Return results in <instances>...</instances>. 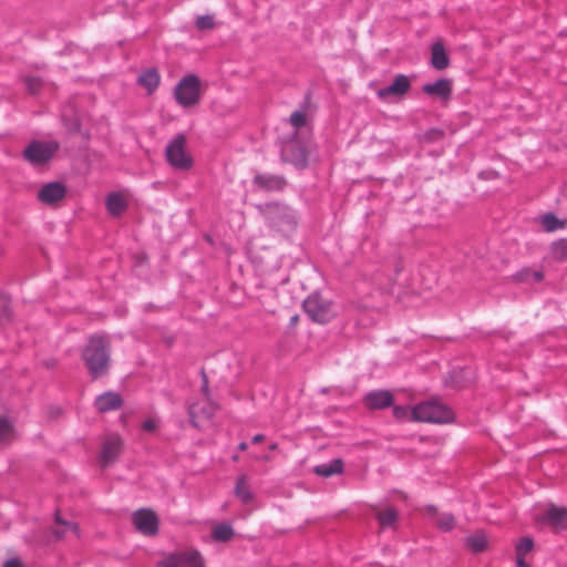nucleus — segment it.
<instances>
[{
    "instance_id": "obj_1",
    "label": "nucleus",
    "mask_w": 567,
    "mask_h": 567,
    "mask_svg": "<svg viewBox=\"0 0 567 567\" xmlns=\"http://www.w3.org/2000/svg\"><path fill=\"white\" fill-rule=\"evenodd\" d=\"M81 358L92 380L105 377L111 368V341L109 337L92 334L82 349Z\"/></svg>"
},
{
    "instance_id": "obj_2",
    "label": "nucleus",
    "mask_w": 567,
    "mask_h": 567,
    "mask_svg": "<svg viewBox=\"0 0 567 567\" xmlns=\"http://www.w3.org/2000/svg\"><path fill=\"white\" fill-rule=\"evenodd\" d=\"M256 208L265 218L267 225L284 236L290 235L298 227L296 212L285 203L267 202L256 205Z\"/></svg>"
},
{
    "instance_id": "obj_3",
    "label": "nucleus",
    "mask_w": 567,
    "mask_h": 567,
    "mask_svg": "<svg viewBox=\"0 0 567 567\" xmlns=\"http://www.w3.org/2000/svg\"><path fill=\"white\" fill-rule=\"evenodd\" d=\"M454 419L453 410L437 400L421 402L411 409L412 421L442 424L450 423Z\"/></svg>"
},
{
    "instance_id": "obj_4",
    "label": "nucleus",
    "mask_w": 567,
    "mask_h": 567,
    "mask_svg": "<svg viewBox=\"0 0 567 567\" xmlns=\"http://www.w3.org/2000/svg\"><path fill=\"white\" fill-rule=\"evenodd\" d=\"M308 157L307 144L297 132L281 141L280 158L284 163L291 164L301 171L308 167Z\"/></svg>"
},
{
    "instance_id": "obj_5",
    "label": "nucleus",
    "mask_w": 567,
    "mask_h": 567,
    "mask_svg": "<svg viewBox=\"0 0 567 567\" xmlns=\"http://www.w3.org/2000/svg\"><path fill=\"white\" fill-rule=\"evenodd\" d=\"M60 143L58 141L32 140L22 151V158L33 167H41L49 164L58 151Z\"/></svg>"
},
{
    "instance_id": "obj_6",
    "label": "nucleus",
    "mask_w": 567,
    "mask_h": 567,
    "mask_svg": "<svg viewBox=\"0 0 567 567\" xmlns=\"http://www.w3.org/2000/svg\"><path fill=\"white\" fill-rule=\"evenodd\" d=\"M302 310L316 323L324 324L336 317L333 305L319 292L310 293L302 301Z\"/></svg>"
},
{
    "instance_id": "obj_7",
    "label": "nucleus",
    "mask_w": 567,
    "mask_h": 567,
    "mask_svg": "<svg viewBox=\"0 0 567 567\" xmlns=\"http://www.w3.org/2000/svg\"><path fill=\"white\" fill-rule=\"evenodd\" d=\"M186 137L179 133L169 142L165 150L168 164L177 171H189L194 165L193 157L186 152Z\"/></svg>"
},
{
    "instance_id": "obj_8",
    "label": "nucleus",
    "mask_w": 567,
    "mask_h": 567,
    "mask_svg": "<svg viewBox=\"0 0 567 567\" xmlns=\"http://www.w3.org/2000/svg\"><path fill=\"white\" fill-rule=\"evenodd\" d=\"M175 100L183 107H192L200 100V80L196 74L185 75L175 87Z\"/></svg>"
},
{
    "instance_id": "obj_9",
    "label": "nucleus",
    "mask_w": 567,
    "mask_h": 567,
    "mask_svg": "<svg viewBox=\"0 0 567 567\" xmlns=\"http://www.w3.org/2000/svg\"><path fill=\"white\" fill-rule=\"evenodd\" d=\"M157 567H206L202 554L197 549L185 550L168 555L157 564Z\"/></svg>"
},
{
    "instance_id": "obj_10",
    "label": "nucleus",
    "mask_w": 567,
    "mask_h": 567,
    "mask_svg": "<svg viewBox=\"0 0 567 567\" xmlns=\"http://www.w3.org/2000/svg\"><path fill=\"white\" fill-rule=\"evenodd\" d=\"M132 522L136 530L144 536H155L158 533L159 520L151 508H140L132 515Z\"/></svg>"
},
{
    "instance_id": "obj_11",
    "label": "nucleus",
    "mask_w": 567,
    "mask_h": 567,
    "mask_svg": "<svg viewBox=\"0 0 567 567\" xmlns=\"http://www.w3.org/2000/svg\"><path fill=\"white\" fill-rule=\"evenodd\" d=\"M124 450V443L118 434L107 435L102 444L100 454V464L102 467H107L114 463Z\"/></svg>"
},
{
    "instance_id": "obj_12",
    "label": "nucleus",
    "mask_w": 567,
    "mask_h": 567,
    "mask_svg": "<svg viewBox=\"0 0 567 567\" xmlns=\"http://www.w3.org/2000/svg\"><path fill=\"white\" fill-rule=\"evenodd\" d=\"M536 522L540 525L550 526L556 533L567 529V508L550 504L547 511L537 516Z\"/></svg>"
},
{
    "instance_id": "obj_13",
    "label": "nucleus",
    "mask_w": 567,
    "mask_h": 567,
    "mask_svg": "<svg viewBox=\"0 0 567 567\" xmlns=\"http://www.w3.org/2000/svg\"><path fill=\"white\" fill-rule=\"evenodd\" d=\"M66 186L62 182L53 181L44 184L38 192L37 198L45 205H53L66 196Z\"/></svg>"
},
{
    "instance_id": "obj_14",
    "label": "nucleus",
    "mask_w": 567,
    "mask_h": 567,
    "mask_svg": "<svg viewBox=\"0 0 567 567\" xmlns=\"http://www.w3.org/2000/svg\"><path fill=\"white\" fill-rule=\"evenodd\" d=\"M411 90V79L405 74H396L388 86L381 87L377 95L381 100L390 96L402 97Z\"/></svg>"
},
{
    "instance_id": "obj_15",
    "label": "nucleus",
    "mask_w": 567,
    "mask_h": 567,
    "mask_svg": "<svg viewBox=\"0 0 567 567\" xmlns=\"http://www.w3.org/2000/svg\"><path fill=\"white\" fill-rule=\"evenodd\" d=\"M252 185L258 190L281 192L286 188L288 182L282 175L259 173L254 176Z\"/></svg>"
},
{
    "instance_id": "obj_16",
    "label": "nucleus",
    "mask_w": 567,
    "mask_h": 567,
    "mask_svg": "<svg viewBox=\"0 0 567 567\" xmlns=\"http://www.w3.org/2000/svg\"><path fill=\"white\" fill-rule=\"evenodd\" d=\"M393 403L394 396L389 390H372L363 396V404L369 410H383Z\"/></svg>"
},
{
    "instance_id": "obj_17",
    "label": "nucleus",
    "mask_w": 567,
    "mask_h": 567,
    "mask_svg": "<svg viewBox=\"0 0 567 567\" xmlns=\"http://www.w3.org/2000/svg\"><path fill=\"white\" fill-rule=\"evenodd\" d=\"M453 81L451 79H439L434 83H426L422 86V91L432 96H437L442 101L450 100L452 95Z\"/></svg>"
},
{
    "instance_id": "obj_18",
    "label": "nucleus",
    "mask_w": 567,
    "mask_h": 567,
    "mask_svg": "<svg viewBox=\"0 0 567 567\" xmlns=\"http://www.w3.org/2000/svg\"><path fill=\"white\" fill-rule=\"evenodd\" d=\"M123 405L122 396L113 391H106L95 399V408L105 413L109 411L118 410Z\"/></svg>"
},
{
    "instance_id": "obj_19",
    "label": "nucleus",
    "mask_w": 567,
    "mask_h": 567,
    "mask_svg": "<svg viewBox=\"0 0 567 567\" xmlns=\"http://www.w3.org/2000/svg\"><path fill=\"white\" fill-rule=\"evenodd\" d=\"M105 205L107 213L115 218L122 216L128 208L127 200L118 192L110 193L106 197Z\"/></svg>"
},
{
    "instance_id": "obj_20",
    "label": "nucleus",
    "mask_w": 567,
    "mask_h": 567,
    "mask_svg": "<svg viewBox=\"0 0 567 567\" xmlns=\"http://www.w3.org/2000/svg\"><path fill=\"white\" fill-rule=\"evenodd\" d=\"M464 546L472 554H481L488 548V539L483 529L476 530L474 534L464 539Z\"/></svg>"
},
{
    "instance_id": "obj_21",
    "label": "nucleus",
    "mask_w": 567,
    "mask_h": 567,
    "mask_svg": "<svg viewBox=\"0 0 567 567\" xmlns=\"http://www.w3.org/2000/svg\"><path fill=\"white\" fill-rule=\"evenodd\" d=\"M431 65L436 70H445L450 65V58L441 41H437L432 45Z\"/></svg>"
},
{
    "instance_id": "obj_22",
    "label": "nucleus",
    "mask_w": 567,
    "mask_h": 567,
    "mask_svg": "<svg viewBox=\"0 0 567 567\" xmlns=\"http://www.w3.org/2000/svg\"><path fill=\"white\" fill-rule=\"evenodd\" d=\"M159 81L161 76L155 68L144 70L137 79V83L146 90L147 94L155 92Z\"/></svg>"
},
{
    "instance_id": "obj_23",
    "label": "nucleus",
    "mask_w": 567,
    "mask_h": 567,
    "mask_svg": "<svg viewBox=\"0 0 567 567\" xmlns=\"http://www.w3.org/2000/svg\"><path fill=\"white\" fill-rule=\"evenodd\" d=\"M16 439L13 422L6 415H0V449L8 446Z\"/></svg>"
},
{
    "instance_id": "obj_24",
    "label": "nucleus",
    "mask_w": 567,
    "mask_h": 567,
    "mask_svg": "<svg viewBox=\"0 0 567 567\" xmlns=\"http://www.w3.org/2000/svg\"><path fill=\"white\" fill-rule=\"evenodd\" d=\"M343 461L341 458H334L329 463L316 465L313 467V473L322 477H330L332 475L343 473Z\"/></svg>"
},
{
    "instance_id": "obj_25",
    "label": "nucleus",
    "mask_w": 567,
    "mask_h": 567,
    "mask_svg": "<svg viewBox=\"0 0 567 567\" xmlns=\"http://www.w3.org/2000/svg\"><path fill=\"white\" fill-rule=\"evenodd\" d=\"M234 494L243 504H249L252 501L254 495L250 492L246 475H239L237 477Z\"/></svg>"
},
{
    "instance_id": "obj_26",
    "label": "nucleus",
    "mask_w": 567,
    "mask_h": 567,
    "mask_svg": "<svg viewBox=\"0 0 567 567\" xmlns=\"http://www.w3.org/2000/svg\"><path fill=\"white\" fill-rule=\"evenodd\" d=\"M213 540L218 543H227L235 536V530L229 523L216 524L210 534Z\"/></svg>"
},
{
    "instance_id": "obj_27",
    "label": "nucleus",
    "mask_w": 567,
    "mask_h": 567,
    "mask_svg": "<svg viewBox=\"0 0 567 567\" xmlns=\"http://www.w3.org/2000/svg\"><path fill=\"white\" fill-rule=\"evenodd\" d=\"M399 518V512L395 507H386L377 515V520L381 528H389L394 526Z\"/></svg>"
},
{
    "instance_id": "obj_28",
    "label": "nucleus",
    "mask_w": 567,
    "mask_h": 567,
    "mask_svg": "<svg viewBox=\"0 0 567 567\" xmlns=\"http://www.w3.org/2000/svg\"><path fill=\"white\" fill-rule=\"evenodd\" d=\"M12 316L11 298L0 292V326L10 323Z\"/></svg>"
},
{
    "instance_id": "obj_29",
    "label": "nucleus",
    "mask_w": 567,
    "mask_h": 567,
    "mask_svg": "<svg viewBox=\"0 0 567 567\" xmlns=\"http://www.w3.org/2000/svg\"><path fill=\"white\" fill-rule=\"evenodd\" d=\"M566 219H559L554 213L548 212L542 217V224L544 229L548 233L564 228L566 226Z\"/></svg>"
},
{
    "instance_id": "obj_30",
    "label": "nucleus",
    "mask_w": 567,
    "mask_h": 567,
    "mask_svg": "<svg viewBox=\"0 0 567 567\" xmlns=\"http://www.w3.org/2000/svg\"><path fill=\"white\" fill-rule=\"evenodd\" d=\"M550 255L556 261H567V238L551 243Z\"/></svg>"
},
{
    "instance_id": "obj_31",
    "label": "nucleus",
    "mask_w": 567,
    "mask_h": 567,
    "mask_svg": "<svg viewBox=\"0 0 567 567\" xmlns=\"http://www.w3.org/2000/svg\"><path fill=\"white\" fill-rule=\"evenodd\" d=\"M534 539L532 537H522L515 546L516 556H526L534 548Z\"/></svg>"
},
{
    "instance_id": "obj_32",
    "label": "nucleus",
    "mask_w": 567,
    "mask_h": 567,
    "mask_svg": "<svg viewBox=\"0 0 567 567\" xmlns=\"http://www.w3.org/2000/svg\"><path fill=\"white\" fill-rule=\"evenodd\" d=\"M436 526L443 532H451L455 527V517L453 514H443L437 520Z\"/></svg>"
},
{
    "instance_id": "obj_33",
    "label": "nucleus",
    "mask_w": 567,
    "mask_h": 567,
    "mask_svg": "<svg viewBox=\"0 0 567 567\" xmlns=\"http://www.w3.org/2000/svg\"><path fill=\"white\" fill-rule=\"evenodd\" d=\"M444 136H445V132L443 130L437 128V127H432L424 133L422 140L425 143H435V142L442 141L444 138Z\"/></svg>"
},
{
    "instance_id": "obj_34",
    "label": "nucleus",
    "mask_w": 567,
    "mask_h": 567,
    "mask_svg": "<svg viewBox=\"0 0 567 567\" xmlns=\"http://www.w3.org/2000/svg\"><path fill=\"white\" fill-rule=\"evenodd\" d=\"M24 83L28 92L33 95L38 94L43 86V81L38 76H27Z\"/></svg>"
},
{
    "instance_id": "obj_35",
    "label": "nucleus",
    "mask_w": 567,
    "mask_h": 567,
    "mask_svg": "<svg viewBox=\"0 0 567 567\" xmlns=\"http://www.w3.org/2000/svg\"><path fill=\"white\" fill-rule=\"evenodd\" d=\"M289 122L296 130L305 126L307 123L306 110H298L291 113Z\"/></svg>"
},
{
    "instance_id": "obj_36",
    "label": "nucleus",
    "mask_w": 567,
    "mask_h": 567,
    "mask_svg": "<svg viewBox=\"0 0 567 567\" xmlns=\"http://www.w3.org/2000/svg\"><path fill=\"white\" fill-rule=\"evenodd\" d=\"M195 24L198 30H210L215 27L214 18L212 16L198 17Z\"/></svg>"
},
{
    "instance_id": "obj_37",
    "label": "nucleus",
    "mask_w": 567,
    "mask_h": 567,
    "mask_svg": "<svg viewBox=\"0 0 567 567\" xmlns=\"http://www.w3.org/2000/svg\"><path fill=\"white\" fill-rule=\"evenodd\" d=\"M532 270L528 267H524L514 275H512L513 281L517 284L528 282L530 280Z\"/></svg>"
},
{
    "instance_id": "obj_38",
    "label": "nucleus",
    "mask_w": 567,
    "mask_h": 567,
    "mask_svg": "<svg viewBox=\"0 0 567 567\" xmlns=\"http://www.w3.org/2000/svg\"><path fill=\"white\" fill-rule=\"evenodd\" d=\"M393 416L400 421L406 419L411 420V410L408 406L395 405L393 406Z\"/></svg>"
},
{
    "instance_id": "obj_39",
    "label": "nucleus",
    "mask_w": 567,
    "mask_h": 567,
    "mask_svg": "<svg viewBox=\"0 0 567 567\" xmlns=\"http://www.w3.org/2000/svg\"><path fill=\"white\" fill-rule=\"evenodd\" d=\"M199 374H200V379H202L200 391H202L203 395L205 396V399L207 401H210L209 383H208V377H207V373L205 371V368L200 369Z\"/></svg>"
},
{
    "instance_id": "obj_40",
    "label": "nucleus",
    "mask_w": 567,
    "mask_h": 567,
    "mask_svg": "<svg viewBox=\"0 0 567 567\" xmlns=\"http://www.w3.org/2000/svg\"><path fill=\"white\" fill-rule=\"evenodd\" d=\"M198 411H197V405L196 404H193L188 408V416H189V422L190 424L194 426V427H198V423H197V417H198Z\"/></svg>"
},
{
    "instance_id": "obj_41",
    "label": "nucleus",
    "mask_w": 567,
    "mask_h": 567,
    "mask_svg": "<svg viewBox=\"0 0 567 567\" xmlns=\"http://www.w3.org/2000/svg\"><path fill=\"white\" fill-rule=\"evenodd\" d=\"M54 520H55L56 524H60V525L70 527L72 529H74V530H78V526L75 524H72V523L66 522L65 519H63L59 511L55 512Z\"/></svg>"
},
{
    "instance_id": "obj_42",
    "label": "nucleus",
    "mask_w": 567,
    "mask_h": 567,
    "mask_svg": "<svg viewBox=\"0 0 567 567\" xmlns=\"http://www.w3.org/2000/svg\"><path fill=\"white\" fill-rule=\"evenodd\" d=\"M142 429H143L145 432H154V431L157 429V424H156L155 420H153V419H147V420H145V421L142 423Z\"/></svg>"
},
{
    "instance_id": "obj_43",
    "label": "nucleus",
    "mask_w": 567,
    "mask_h": 567,
    "mask_svg": "<svg viewBox=\"0 0 567 567\" xmlns=\"http://www.w3.org/2000/svg\"><path fill=\"white\" fill-rule=\"evenodd\" d=\"M3 567H23V565L19 558H10L4 563Z\"/></svg>"
},
{
    "instance_id": "obj_44",
    "label": "nucleus",
    "mask_w": 567,
    "mask_h": 567,
    "mask_svg": "<svg viewBox=\"0 0 567 567\" xmlns=\"http://www.w3.org/2000/svg\"><path fill=\"white\" fill-rule=\"evenodd\" d=\"M530 279L535 282H539L544 279V274L542 270L532 271Z\"/></svg>"
},
{
    "instance_id": "obj_45",
    "label": "nucleus",
    "mask_w": 567,
    "mask_h": 567,
    "mask_svg": "<svg viewBox=\"0 0 567 567\" xmlns=\"http://www.w3.org/2000/svg\"><path fill=\"white\" fill-rule=\"evenodd\" d=\"M516 567H532V565L525 560V556H516Z\"/></svg>"
},
{
    "instance_id": "obj_46",
    "label": "nucleus",
    "mask_w": 567,
    "mask_h": 567,
    "mask_svg": "<svg viewBox=\"0 0 567 567\" xmlns=\"http://www.w3.org/2000/svg\"><path fill=\"white\" fill-rule=\"evenodd\" d=\"M200 413L206 417V419H210L213 415H214V409L212 406L209 408H203L200 410Z\"/></svg>"
},
{
    "instance_id": "obj_47",
    "label": "nucleus",
    "mask_w": 567,
    "mask_h": 567,
    "mask_svg": "<svg viewBox=\"0 0 567 567\" xmlns=\"http://www.w3.org/2000/svg\"><path fill=\"white\" fill-rule=\"evenodd\" d=\"M163 341L167 348H172L175 343V337L174 336H165L163 338Z\"/></svg>"
},
{
    "instance_id": "obj_48",
    "label": "nucleus",
    "mask_w": 567,
    "mask_h": 567,
    "mask_svg": "<svg viewBox=\"0 0 567 567\" xmlns=\"http://www.w3.org/2000/svg\"><path fill=\"white\" fill-rule=\"evenodd\" d=\"M299 322V315L295 313L289 320V328H295Z\"/></svg>"
},
{
    "instance_id": "obj_49",
    "label": "nucleus",
    "mask_w": 567,
    "mask_h": 567,
    "mask_svg": "<svg viewBox=\"0 0 567 567\" xmlns=\"http://www.w3.org/2000/svg\"><path fill=\"white\" fill-rule=\"evenodd\" d=\"M264 440H265V435L264 434H256L255 436H252L251 443L252 444H258V443H261Z\"/></svg>"
},
{
    "instance_id": "obj_50",
    "label": "nucleus",
    "mask_w": 567,
    "mask_h": 567,
    "mask_svg": "<svg viewBox=\"0 0 567 567\" xmlns=\"http://www.w3.org/2000/svg\"><path fill=\"white\" fill-rule=\"evenodd\" d=\"M426 512L431 515H435L437 513V508L434 505H427Z\"/></svg>"
},
{
    "instance_id": "obj_51",
    "label": "nucleus",
    "mask_w": 567,
    "mask_h": 567,
    "mask_svg": "<svg viewBox=\"0 0 567 567\" xmlns=\"http://www.w3.org/2000/svg\"><path fill=\"white\" fill-rule=\"evenodd\" d=\"M248 449V444L246 442H240L238 444V450L246 451Z\"/></svg>"
},
{
    "instance_id": "obj_52",
    "label": "nucleus",
    "mask_w": 567,
    "mask_h": 567,
    "mask_svg": "<svg viewBox=\"0 0 567 567\" xmlns=\"http://www.w3.org/2000/svg\"><path fill=\"white\" fill-rule=\"evenodd\" d=\"M45 365L48 368H53L55 365V361L54 360H50V361L45 362Z\"/></svg>"
},
{
    "instance_id": "obj_53",
    "label": "nucleus",
    "mask_w": 567,
    "mask_h": 567,
    "mask_svg": "<svg viewBox=\"0 0 567 567\" xmlns=\"http://www.w3.org/2000/svg\"><path fill=\"white\" fill-rule=\"evenodd\" d=\"M277 449H278V443H271V444L269 445V450H270V451H275V450H277Z\"/></svg>"
},
{
    "instance_id": "obj_54",
    "label": "nucleus",
    "mask_w": 567,
    "mask_h": 567,
    "mask_svg": "<svg viewBox=\"0 0 567 567\" xmlns=\"http://www.w3.org/2000/svg\"><path fill=\"white\" fill-rule=\"evenodd\" d=\"M401 270H402L401 265H398V266L395 267V272H396V274H399Z\"/></svg>"
},
{
    "instance_id": "obj_55",
    "label": "nucleus",
    "mask_w": 567,
    "mask_h": 567,
    "mask_svg": "<svg viewBox=\"0 0 567 567\" xmlns=\"http://www.w3.org/2000/svg\"><path fill=\"white\" fill-rule=\"evenodd\" d=\"M62 535H63V532H59V530H56V532H55V536H56L58 538L62 537Z\"/></svg>"
},
{
    "instance_id": "obj_56",
    "label": "nucleus",
    "mask_w": 567,
    "mask_h": 567,
    "mask_svg": "<svg viewBox=\"0 0 567 567\" xmlns=\"http://www.w3.org/2000/svg\"><path fill=\"white\" fill-rule=\"evenodd\" d=\"M231 460H233V461H235V462H237V461L239 460V455H237V454H236V455H233V456H231Z\"/></svg>"
},
{
    "instance_id": "obj_57",
    "label": "nucleus",
    "mask_w": 567,
    "mask_h": 567,
    "mask_svg": "<svg viewBox=\"0 0 567 567\" xmlns=\"http://www.w3.org/2000/svg\"><path fill=\"white\" fill-rule=\"evenodd\" d=\"M310 100V93H307L306 101L308 102Z\"/></svg>"
},
{
    "instance_id": "obj_58",
    "label": "nucleus",
    "mask_w": 567,
    "mask_h": 567,
    "mask_svg": "<svg viewBox=\"0 0 567 567\" xmlns=\"http://www.w3.org/2000/svg\"><path fill=\"white\" fill-rule=\"evenodd\" d=\"M262 460H264V461H269V456H268V455H265V456L262 457Z\"/></svg>"
}]
</instances>
